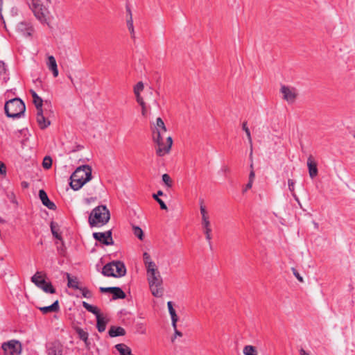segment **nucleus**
<instances>
[{
	"label": "nucleus",
	"mask_w": 355,
	"mask_h": 355,
	"mask_svg": "<svg viewBox=\"0 0 355 355\" xmlns=\"http://www.w3.org/2000/svg\"><path fill=\"white\" fill-rule=\"evenodd\" d=\"M92 169L89 165L78 166L70 177V187L74 191L82 188L92 178Z\"/></svg>",
	"instance_id": "nucleus-1"
},
{
	"label": "nucleus",
	"mask_w": 355,
	"mask_h": 355,
	"mask_svg": "<svg viewBox=\"0 0 355 355\" xmlns=\"http://www.w3.org/2000/svg\"><path fill=\"white\" fill-rule=\"evenodd\" d=\"M76 331L78 334L79 338L83 340L85 345L88 346V333L80 327L76 328Z\"/></svg>",
	"instance_id": "nucleus-28"
},
{
	"label": "nucleus",
	"mask_w": 355,
	"mask_h": 355,
	"mask_svg": "<svg viewBox=\"0 0 355 355\" xmlns=\"http://www.w3.org/2000/svg\"><path fill=\"white\" fill-rule=\"evenodd\" d=\"M144 86L142 82L137 83L134 87L135 95L140 94L141 92L144 90Z\"/></svg>",
	"instance_id": "nucleus-40"
},
{
	"label": "nucleus",
	"mask_w": 355,
	"mask_h": 355,
	"mask_svg": "<svg viewBox=\"0 0 355 355\" xmlns=\"http://www.w3.org/2000/svg\"><path fill=\"white\" fill-rule=\"evenodd\" d=\"M125 331L123 327L112 326L109 330V335L111 337L124 336Z\"/></svg>",
	"instance_id": "nucleus-21"
},
{
	"label": "nucleus",
	"mask_w": 355,
	"mask_h": 355,
	"mask_svg": "<svg viewBox=\"0 0 355 355\" xmlns=\"http://www.w3.org/2000/svg\"><path fill=\"white\" fill-rule=\"evenodd\" d=\"M46 277V275L43 272L37 271L32 277L31 281L34 283L37 287L40 286L44 283L45 279Z\"/></svg>",
	"instance_id": "nucleus-18"
},
{
	"label": "nucleus",
	"mask_w": 355,
	"mask_h": 355,
	"mask_svg": "<svg viewBox=\"0 0 355 355\" xmlns=\"http://www.w3.org/2000/svg\"><path fill=\"white\" fill-rule=\"evenodd\" d=\"M174 330H175V336L173 338H171V341L172 342H174L176 336H180V337H182V332L179 331L178 329H177V324H175V328H173Z\"/></svg>",
	"instance_id": "nucleus-48"
},
{
	"label": "nucleus",
	"mask_w": 355,
	"mask_h": 355,
	"mask_svg": "<svg viewBox=\"0 0 355 355\" xmlns=\"http://www.w3.org/2000/svg\"><path fill=\"white\" fill-rule=\"evenodd\" d=\"M250 169H251V170H253V164H252V163H251V164H250Z\"/></svg>",
	"instance_id": "nucleus-57"
},
{
	"label": "nucleus",
	"mask_w": 355,
	"mask_h": 355,
	"mask_svg": "<svg viewBox=\"0 0 355 355\" xmlns=\"http://www.w3.org/2000/svg\"><path fill=\"white\" fill-rule=\"evenodd\" d=\"M0 175L3 176L6 175V166L2 162H0Z\"/></svg>",
	"instance_id": "nucleus-45"
},
{
	"label": "nucleus",
	"mask_w": 355,
	"mask_h": 355,
	"mask_svg": "<svg viewBox=\"0 0 355 355\" xmlns=\"http://www.w3.org/2000/svg\"><path fill=\"white\" fill-rule=\"evenodd\" d=\"M23 184H24V187L27 186V184H26V183H23Z\"/></svg>",
	"instance_id": "nucleus-58"
},
{
	"label": "nucleus",
	"mask_w": 355,
	"mask_h": 355,
	"mask_svg": "<svg viewBox=\"0 0 355 355\" xmlns=\"http://www.w3.org/2000/svg\"><path fill=\"white\" fill-rule=\"evenodd\" d=\"M146 268V273L151 272V271H155L158 270L157 266H156L155 263L153 261L148 262L145 264Z\"/></svg>",
	"instance_id": "nucleus-39"
},
{
	"label": "nucleus",
	"mask_w": 355,
	"mask_h": 355,
	"mask_svg": "<svg viewBox=\"0 0 355 355\" xmlns=\"http://www.w3.org/2000/svg\"><path fill=\"white\" fill-rule=\"evenodd\" d=\"M202 227L203 229V232L205 234L206 239L210 243L211 239V229L210 221L202 223Z\"/></svg>",
	"instance_id": "nucleus-25"
},
{
	"label": "nucleus",
	"mask_w": 355,
	"mask_h": 355,
	"mask_svg": "<svg viewBox=\"0 0 355 355\" xmlns=\"http://www.w3.org/2000/svg\"><path fill=\"white\" fill-rule=\"evenodd\" d=\"M136 101L140 105H144V103H145L143 98L141 96V94L135 95Z\"/></svg>",
	"instance_id": "nucleus-50"
},
{
	"label": "nucleus",
	"mask_w": 355,
	"mask_h": 355,
	"mask_svg": "<svg viewBox=\"0 0 355 355\" xmlns=\"http://www.w3.org/2000/svg\"><path fill=\"white\" fill-rule=\"evenodd\" d=\"M67 278L68 280L67 286L69 288H72L74 289H78L80 287L78 286V281L76 277H72L70 276L69 273L66 274Z\"/></svg>",
	"instance_id": "nucleus-29"
},
{
	"label": "nucleus",
	"mask_w": 355,
	"mask_h": 355,
	"mask_svg": "<svg viewBox=\"0 0 355 355\" xmlns=\"http://www.w3.org/2000/svg\"><path fill=\"white\" fill-rule=\"evenodd\" d=\"M164 137H155V136H153V141L157 145L156 154L159 157L168 154L170 152L173 144V139L171 136L166 137V144L164 142Z\"/></svg>",
	"instance_id": "nucleus-6"
},
{
	"label": "nucleus",
	"mask_w": 355,
	"mask_h": 355,
	"mask_svg": "<svg viewBox=\"0 0 355 355\" xmlns=\"http://www.w3.org/2000/svg\"><path fill=\"white\" fill-rule=\"evenodd\" d=\"M115 348L120 353V355H134L131 349L126 345L120 343L115 345Z\"/></svg>",
	"instance_id": "nucleus-23"
},
{
	"label": "nucleus",
	"mask_w": 355,
	"mask_h": 355,
	"mask_svg": "<svg viewBox=\"0 0 355 355\" xmlns=\"http://www.w3.org/2000/svg\"><path fill=\"white\" fill-rule=\"evenodd\" d=\"M17 30L25 36H31L33 31V27L29 22L21 21L18 24Z\"/></svg>",
	"instance_id": "nucleus-14"
},
{
	"label": "nucleus",
	"mask_w": 355,
	"mask_h": 355,
	"mask_svg": "<svg viewBox=\"0 0 355 355\" xmlns=\"http://www.w3.org/2000/svg\"><path fill=\"white\" fill-rule=\"evenodd\" d=\"M5 112L8 117H20L26 110V106L24 102L19 98H13L7 101L5 104Z\"/></svg>",
	"instance_id": "nucleus-4"
},
{
	"label": "nucleus",
	"mask_w": 355,
	"mask_h": 355,
	"mask_svg": "<svg viewBox=\"0 0 355 355\" xmlns=\"http://www.w3.org/2000/svg\"><path fill=\"white\" fill-rule=\"evenodd\" d=\"M129 12H130V11L129 10ZM127 26H128V28L132 37H134L135 30H134L133 21H132L131 12H130V18L128 19H127Z\"/></svg>",
	"instance_id": "nucleus-37"
},
{
	"label": "nucleus",
	"mask_w": 355,
	"mask_h": 355,
	"mask_svg": "<svg viewBox=\"0 0 355 355\" xmlns=\"http://www.w3.org/2000/svg\"><path fill=\"white\" fill-rule=\"evenodd\" d=\"M39 197L44 206L51 210L55 209V205L49 199L46 193L44 190H40Z\"/></svg>",
	"instance_id": "nucleus-13"
},
{
	"label": "nucleus",
	"mask_w": 355,
	"mask_h": 355,
	"mask_svg": "<svg viewBox=\"0 0 355 355\" xmlns=\"http://www.w3.org/2000/svg\"><path fill=\"white\" fill-rule=\"evenodd\" d=\"M30 93L32 95L33 101V103H34L37 110L42 109L43 100L42 99V98H40L37 94V93L33 89H31L30 91Z\"/></svg>",
	"instance_id": "nucleus-22"
},
{
	"label": "nucleus",
	"mask_w": 355,
	"mask_h": 355,
	"mask_svg": "<svg viewBox=\"0 0 355 355\" xmlns=\"http://www.w3.org/2000/svg\"><path fill=\"white\" fill-rule=\"evenodd\" d=\"M5 355H19L21 352V343L15 340H10L2 345Z\"/></svg>",
	"instance_id": "nucleus-7"
},
{
	"label": "nucleus",
	"mask_w": 355,
	"mask_h": 355,
	"mask_svg": "<svg viewBox=\"0 0 355 355\" xmlns=\"http://www.w3.org/2000/svg\"><path fill=\"white\" fill-rule=\"evenodd\" d=\"M143 258H144V264L152 261L150 259V254L147 252H144L143 254Z\"/></svg>",
	"instance_id": "nucleus-47"
},
{
	"label": "nucleus",
	"mask_w": 355,
	"mask_h": 355,
	"mask_svg": "<svg viewBox=\"0 0 355 355\" xmlns=\"http://www.w3.org/2000/svg\"><path fill=\"white\" fill-rule=\"evenodd\" d=\"M51 230L52 234L53 235L54 237H55L58 240H62V236L58 233L59 227L56 223H55L53 222L51 223Z\"/></svg>",
	"instance_id": "nucleus-33"
},
{
	"label": "nucleus",
	"mask_w": 355,
	"mask_h": 355,
	"mask_svg": "<svg viewBox=\"0 0 355 355\" xmlns=\"http://www.w3.org/2000/svg\"><path fill=\"white\" fill-rule=\"evenodd\" d=\"M255 178V173L254 170H251L249 174V181L250 182H254Z\"/></svg>",
	"instance_id": "nucleus-51"
},
{
	"label": "nucleus",
	"mask_w": 355,
	"mask_h": 355,
	"mask_svg": "<svg viewBox=\"0 0 355 355\" xmlns=\"http://www.w3.org/2000/svg\"><path fill=\"white\" fill-rule=\"evenodd\" d=\"M141 114L143 116L146 115V103H144V105H141Z\"/></svg>",
	"instance_id": "nucleus-53"
},
{
	"label": "nucleus",
	"mask_w": 355,
	"mask_h": 355,
	"mask_svg": "<svg viewBox=\"0 0 355 355\" xmlns=\"http://www.w3.org/2000/svg\"><path fill=\"white\" fill-rule=\"evenodd\" d=\"M96 320H97L96 327H97L98 331L99 332L104 331L106 328V324H107V320L102 315L101 316L98 315Z\"/></svg>",
	"instance_id": "nucleus-26"
},
{
	"label": "nucleus",
	"mask_w": 355,
	"mask_h": 355,
	"mask_svg": "<svg viewBox=\"0 0 355 355\" xmlns=\"http://www.w3.org/2000/svg\"><path fill=\"white\" fill-rule=\"evenodd\" d=\"M6 71V64L3 62L0 61V74H3Z\"/></svg>",
	"instance_id": "nucleus-49"
},
{
	"label": "nucleus",
	"mask_w": 355,
	"mask_h": 355,
	"mask_svg": "<svg viewBox=\"0 0 355 355\" xmlns=\"http://www.w3.org/2000/svg\"><path fill=\"white\" fill-rule=\"evenodd\" d=\"M288 189H289L290 191L292 193V196H293L295 200L297 202H298V203L300 204L298 197L297 196V195L295 193V182L291 179H288Z\"/></svg>",
	"instance_id": "nucleus-35"
},
{
	"label": "nucleus",
	"mask_w": 355,
	"mask_h": 355,
	"mask_svg": "<svg viewBox=\"0 0 355 355\" xmlns=\"http://www.w3.org/2000/svg\"><path fill=\"white\" fill-rule=\"evenodd\" d=\"M114 287H101L100 288V291L101 293H112V291H114Z\"/></svg>",
	"instance_id": "nucleus-46"
},
{
	"label": "nucleus",
	"mask_w": 355,
	"mask_h": 355,
	"mask_svg": "<svg viewBox=\"0 0 355 355\" xmlns=\"http://www.w3.org/2000/svg\"><path fill=\"white\" fill-rule=\"evenodd\" d=\"M132 229L135 236H137L139 240H143L144 233L142 230L137 226H133Z\"/></svg>",
	"instance_id": "nucleus-38"
},
{
	"label": "nucleus",
	"mask_w": 355,
	"mask_h": 355,
	"mask_svg": "<svg viewBox=\"0 0 355 355\" xmlns=\"http://www.w3.org/2000/svg\"><path fill=\"white\" fill-rule=\"evenodd\" d=\"M167 306L168 309V312L170 313L171 321H172V326L173 328H175V324H177V322L178 320V317L176 314L175 310L174 309L173 306L172 302L169 301L167 302Z\"/></svg>",
	"instance_id": "nucleus-19"
},
{
	"label": "nucleus",
	"mask_w": 355,
	"mask_h": 355,
	"mask_svg": "<svg viewBox=\"0 0 355 355\" xmlns=\"http://www.w3.org/2000/svg\"><path fill=\"white\" fill-rule=\"evenodd\" d=\"M280 92L283 95V98L289 103H293L298 95L295 88L282 85Z\"/></svg>",
	"instance_id": "nucleus-9"
},
{
	"label": "nucleus",
	"mask_w": 355,
	"mask_h": 355,
	"mask_svg": "<svg viewBox=\"0 0 355 355\" xmlns=\"http://www.w3.org/2000/svg\"><path fill=\"white\" fill-rule=\"evenodd\" d=\"M93 237L104 245H111L114 244L111 230L105 232H94L93 233Z\"/></svg>",
	"instance_id": "nucleus-10"
},
{
	"label": "nucleus",
	"mask_w": 355,
	"mask_h": 355,
	"mask_svg": "<svg viewBox=\"0 0 355 355\" xmlns=\"http://www.w3.org/2000/svg\"><path fill=\"white\" fill-rule=\"evenodd\" d=\"M112 294L113 295V300L124 299L125 297V293L119 287H114Z\"/></svg>",
	"instance_id": "nucleus-30"
},
{
	"label": "nucleus",
	"mask_w": 355,
	"mask_h": 355,
	"mask_svg": "<svg viewBox=\"0 0 355 355\" xmlns=\"http://www.w3.org/2000/svg\"><path fill=\"white\" fill-rule=\"evenodd\" d=\"M83 295V296L85 298H90L92 296V294L89 290H88L87 288H78Z\"/></svg>",
	"instance_id": "nucleus-43"
},
{
	"label": "nucleus",
	"mask_w": 355,
	"mask_h": 355,
	"mask_svg": "<svg viewBox=\"0 0 355 355\" xmlns=\"http://www.w3.org/2000/svg\"><path fill=\"white\" fill-rule=\"evenodd\" d=\"M47 355H62V346L60 342L55 341L46 344Z\"/></svg>",
	"instance_id": "nucleus-11"
},
{
	"label": "nucleus",
	"mask_w": 355,
	"mask_h": 355,
	"mask_svg": "<svg viewBox=\"0 0 355 355\" xmlns=\"http://www.w3.org/2000/svg\"><path fill=\"white\" fill-rule=\"evenodd\" d=\"M200 214L202 216V223L209 221L207 211L206 210L205 207L202 205V202L200 203Z\"/></svg>",
	"instance_id": "nucleus-36"
},
{
	"label": "nucleus",
	"mask_w": 355,
	"mask_h": 355,
	"mask_svg": "<svg viewBox=\"0 0 355 355\" xmlns=\"http://www.w3.org/2000/svg\"><path fill=\"white\" fill-rule=\"evenodd\" d=\"M166 131V127L163 120L160 117L157 118L155 130H153V136H155V137H164Z\"/></svg>",
	"instance_id": "nucleus-12"
},
{
	"label": "nucleus",
	"mask_w": 355,
	"mask_h": 355,
	"mask_svg": "<svg viewBox=\"0 0 355 355\" xmlns=\"http://www.w3.org/2000/svg\"><path fill=\"white\" fill-rule=\"evenodd\" d=\"M162 195H163V192L162 191H158L157 194H153V198L159 204L162 209L166 210L167 207H166V204L164 203V202L162 200H161L158 197L159 196H162Z\"/></svg>",
	"instance_id": "nucleus-34"
},
{
	"label": "nucleus",
	"mask_w": 355,
	"mask_h": 355,
	"mask_svg": "<svg viewBox=\"0 0 355 355\" xmlns=\"http://www.w3.org/2000/svg\"><path fill=\"white\" fill-rule=\"evenodd\" d=\"M52 165V159L50 157H45L43 159L42 166L44 168L49 169Z\"/></svg>",
	"instance_id": "nucleus-41"
},
{
	"label": "nucleus",
	"mask_w": 355,
	"mask_h": 355,
	"mask_svg": "<svg viewBox=\"0 0 355 355\" xmlns=\"http://www.w3.org/2000/svg\"><path fill=\"white\" fill-rule=\"evenodd\" d=\"M243 352L244 355H258L257 348L252 345H245L243 347Z\"/></svg>",
	"instance_id": "nucleus-32"
},
{
	"label": "nucleus",
	"mask_w": 355,
	"mask_h": 355,
	"mask_svg": "<svg viewBox=\"0 0 355 355\" xmlns=\"http://www.w3.org/2000/svg\"><path fill=\"white\" fill-rule=\"evenodd\" d=\"M48 69L52 71L54 77L58 76V69L56 60L53 55L48 56V60L46 62Z\"/></svg>",
	"instance_id": "nucleus-17"
},
{
	"label": "nucleus",
	"mask_w": 355,
	"mask_h": 355,
	"mask_svg": "<svg viewBox=\"0 0 355 355\" xmlns=\"http://www.w3.org/2000/svg\"><path fill=\"white\" fill-rule=\"evenodd\" d=\"M253 182H250L248 180V184L245 185V189H243V192L247 191L248 189H251L252 187Z\"/></svg>",
	"instance_id": "nucleus-52"
},
{
	"label": "nucleus",
	"mask_w": 355,
	"mask_h": 355,
	"mask_svg": "<svg viewBox=\"0 0 355 355\" xmlns=\"http://www.w3.org/2000/svg\"><path fill=\"white\" fill-rule=\"evenodd\" d=\"M3 0H0V12H1L2 10V8H3Z\"/></svg>",
	"instance_id": "nucleus-56"
},
{
	"label": "nucleus",
	"mask_w": 355,
	"mask_h": 355,
	"mask_svg": "<svg viewBox=\"0 0 355 355\" xmlns=\"http://www.w3.org/2000/svg\"><path fill=\"white\" fill-rule=\"evenodd\" d=\"M162 181L168 187H172V180L168 174L165 173L162 175Z\"/></svg>",
	"instance_id": "nucleus-42"
},
{
	"label": "nucleus",
	"mask_w": 355,
	"mask_h": 355,
	"mask_svg": "<svg viewBox=\"0 0 355 355\" xmlns=\"http://www.w3.org/2000/svg\"><path fill=\"white\" fill-rule=\"evenodd\" d=\"M83 306L89 312H91L93 314H94L96 318H98V315L101 316L99 310L96 306H94L86 302H83Z\"/></svg>",
	"instance_id": "nucleus-27"
},
{
	"label": "nucleus",
	"mask_w": 355,
	"mask_h": 355,
	"mask_svg": "<svg viewBox=\"0 0 355 355\" xmlns=\"http://www.w3.org/2000/svg\"><path fill=\"white\" fill-rule=\"evenodd\" d=\"M110 218V211L105 205H100L95 207L89 216L90 226L103 225L108 223Z\"/></svg>",
	"instance_id": "nucleus-2"
},
{
	"label": "nucleus",
	"mask_w": 355,
	"mask_h": 355,
	"mask_svg": "<svg viewBox=\"0 0 355 355\" xmlns=\"http://www.w3.org/2000/svg\"><path fill=\"white\" fill-rule=\"evenodd\" d=\"M300 355H311L309 352L305 351L303 348L299 350Z\"/></svg>",
	"instance_id": "nucleus-54"
},
{
	"label": "nucleus",
	"mask_w": 355,
	"mask_h": 355,
	"mask_svg": "<svg viewBox=\"0 0 355 355\" xmlns=\"http://www.w3.org/2000/svg\"><path fill=\"white\" fill-rule=\"evenodd\" d=\"M95 198H87L85 199V201L87 204H89L90 202L94 201Z\"/></svg>",
	"instance_id": "nucleus-55"
},
{
	"label": "nucleus",
	"mask_w": 355,
	"mask_h": 355,
	"mask_svg": "<svg viewBox=\"0 0 355 355\" xmlns=\"http://www.w3.org/2000/svg\"><path fill=\"white\" fill-rule=\"evenodd\" d=\"M242 129L245 131L247 138H248V143L250 144V157L251 159L252 157V137H251L250 131L247 125V122L243 123Z\"/></svg>",
	"instance_id": "nucleus-24"
},
{
	"label": "nucleus",
	"mask_w": 355,
	"mask_h": 355,
	"mask_svg": "<svg viewBox=\"0 0 355 355\" xmlns=\"http://www.w3.org/2000/svg\"><path fill=\"white\" fill-rule=\"evenodd\" d=\"M37 121L41 129H44L50 125V121L46 119L43 114V110H37Z\"/></svg>",
	"instance_id": "nucleus-16"
},
{
	"label": "nucleus",
	"mask_w": 355,
	"mask_h": 355,
	"mask_svg": "<svg viewBox=\"0 0 355 355\" xmlns=\"http://www.w3.org/2000/svg\"><path fill=\"white\" fill-rule=\"evenodd\" d=\"M307 166L309 168V173L311 178H314L315 176L318 175V168H317V164L313 160V158L311 155H310L307 159Z\"/></svg>",
	"instance_id": "nucleus-15"
},
{
	"label": "nucleus",
	"mask_w": 355,
	"mask_h": 355,
	"mask_svg": "<svg viewBox=\"0 0 355 355\" xmlns=\"http://www.w3.org/2000/svg\"><path fill=\"white\" fill-rule=\"evenodd\" d=\"M39 309L44 314L50 312H57L60 309L58 301L56 300L50 306L40 307Z\"/></svg>",
	"instance_id": "nucleus-20"
},
{
	"label": "nucleus",
	"mask_w": 355,
	"mask_h": 355,
	"mask_svg": "<svg viewBox=\"0 0 355 355\" xmlns=\"http://www.w3.org/2000/svg\"><path fill=\"white\" fill-rule=\"evenodd\" d=\"M32 10L35 17L42 23L46 21V15L49 12L47 8L38 1H33Z\"/></svg>",
	"instance_id": "nucleus-8"
},
{
	"label": "nucleus",
	"mask_w": 355,
	"mask_h": 355,
	"mask_svg": "<svg viewBox=\"0 0 355 355\" xmlns=\"http://www.w3.org/2000/svg\"><path fill=\"white\" fill-rule=\"evenodd\" d=\"M147 280L152 295L155 297H161L164 293L162 287V278L159 270L151 271L146 273Z\"/></svg>",
	"instance_id": "nucleus-3"
},
{
	"label": "nucleus",
	"mask_w": 355,
	"mask_h": 355,
	"mask_svg": "<svg viewBox=\"0 0 355 355\" xmlns=\"http://www.w3.org/2000/svg\"><path fill=\"white\" fill-rule=\"evenodd\" d=\"M125 273V266L123 262L119 261L107 263L102 270V274L107 277H121Z\"/></svg>",
	"instance_id": "nucleus-5"
},
{
	"label": "nucleus",
	"mask_w": 355,
	"mask_h": 355,
	"mask_svg": "<svg viewBox=\"0 0 355 355\" xmlns=\"http://www.w3.org/2000/svg\"><path fill=\"white\" fill-rule=\"evenodd\" d=\"M38 288H41L45 293H51V294L55 293V290L53 287L51 283L46 282V281H44V283L42 285H40V286H38Z\"/></svg>",
	"instance_id": "nucleus-31"
},
{
	"label": "nucleus",
	"mask_w": 355,
	"mask_h": 355,
	"mask_svg": "<svg viewBox=\"0 0 355 355\" xmlns=\"http://www.w3.org/2000/svg\"><path fill=\"white\" fill-rule=\"evenodd\" d=\"M292 272L294 275V276L300 282H303L304 279L303 277L300 275V274L297 272V270L295 268H291Z\"/></svg>",
	"instance_id": "nucleus-44"
}]
</instances>
